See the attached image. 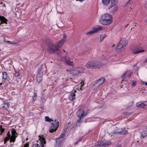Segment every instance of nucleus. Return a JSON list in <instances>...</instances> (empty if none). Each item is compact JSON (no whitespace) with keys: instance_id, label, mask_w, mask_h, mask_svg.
<instances>
[{"instance_id":"obj_5","label":"nucleus","mask_w":147,"mask_h":147,"mask_svg":"<svg viewBox=\"0 0 147 147\" xmlns=\"http://www.w3.org/2000/svg\"><path fill=\"white\" fill-rule=\"evenodd\" d=\"M59 122L57 121V120L55 119L54 122L51 124L52 125L49 131L50 132L53 133L55 131L59 126Z\"/></svg>"},{"instance_id":"obj_10","label":"nucleus","mask_w":147,"mask_h":147,"mask_svg":"<svg viewBox=\"0 0 147 147\" xmlns=\"http://www.w3.org/2000/svg\"><path fill=\"white\" fill-rule=\"evenodd\" d=\"M105 78H102L99 80H97L96 83V85L98 86L102 84L105 81Z\"/></svg>"},{"instance_id":"obj_14","label":"nucleus","mask_w":147,"mask_h":147,"mask_svg":"<svg viewBox=\"0 0 147 147\" xmlns=\"http://www.w3.org/2000/svg\"><path fill=\"white\" fill-rule=\"evenodd\" d=\"M76 92V90H74V92H72L71 93L70 96H69V99L70 100L72 101L75 98L76 96L75 93Z\"/></svg>"},{"instance_id":"obj_37","label":"nucleus","mask_w":147,"mask_h":147,"mask_svg":"<svg viewBox=\"0 0 147 147\" xmlns=\"http://www.w3.org/2000/svg\"><path fill=\"white\" fill-rule=\"evenodd\" d=\"M66 38V36L65 34H64L63 36V37L62 40H65Z\"/></svg>"},{"instance_id":"obj_12","label":"nucleus","mask_w":147,"mask_h":147,"mask_svg":"<svg viewBox=\"0 0 147 147\" xmlns=\"http://www.w3.org/2000/svg\"><path fill=\"white\" fill-rule=\"evenodd\" d=\"M39 140L41 142L42 147H44V145L46 144V141L45 139L43 137H41L40 136H39Z\"/></svg>"},{"instance_id":"obj_45","label":"nucleus","mask_w":147,"mask_h":147,"mask_svg":"<svg viewBox=\"0 0 147 147\" xmlns=\"http://www.w3.org/2000/svg\"><path fill=\"white\" fill-rule=\"evenodd\" d=\"M83 85H83H81V87H80V90H82V86Z\"/></svg>"},{"instance_id":"obj_8","label":"nucleus","mask_w":147,"mask_h":147,"mask_svg":"<svg viewBox=\"0 0 147 147\" xmlns=\"http://www.w3.org/2000/svg\"><path fill=\"white\" fill-rule=\"evenodd\" d=\"M111 143L110 141L103 142L100 144H98L96 146V147H106L109 146Z\"/></svg>"},{"instance_id":"obj_15","label":"nucleus","mask_w":147,"mask_h":147,"mask_svg":"<svg viewBox=\"0 0 147 147\" xmlns=\"http://www.w3.org/2000/svg\"><path fill=\"white\" fill-rule=\"evenodd\" d=\"M147 136V126L145 127L142 133V136L143 138H144Z\"/></svg>"},{"instance_id":"obj_38","label":"nucleus","mask_w":147,"mask_h":147,"mask_svg":"<svg viewBox=\"0 0 147 147\" xmlns=\"http://www.w3.org/2000/svg\"><path fill=\"white\" fill-rule=\"evenodd\" d=\"M7 137H8V138H10V137L11 136L10 134V132L9 131L8 132V133H7Z\"/></svg>"},{"instance_id":"obj_41","label":"nucleus","mask_w":147,"mask_h":147,"mask_svg":"<svg viewBox=\"0 0 147 147\" xmlns=\"http://www.w3.org/2000/svg\"><path fill=\"white\" fill-rule=\"evenodd\" d=\"M115 147H121V145L120 144L117 145Z\"/></svg>"},{"instance_id":"obj_47","label":"nucleus","mask_w":147,"mask_h":147,"mask_svg":"<svg viewBox=\"0 0 147 147\" xmlns=\"http://www.w3.org/2000/svg\"><path fill=\"white\" fill-rule=\"evenodd\" d=\"M5 82V81H4V80H3V81H2V82H3V83H4V82Z\"/></svg>"},{"instance_id":"obj_50","label":"nucleus","mask_w":147,"mask_h":147,"mask_svg":"<svg viewBox=\"0 0 147 147\" xmlns=\"http://www.w3.org/2000/svg\"><path fill=\"white\" fill-rule=\"evenodd\" d=\"M145 62H147V59H146V61H145Z\"/></svg>"},{"instance_id":"obj_24","label":"nucleus","mask_w":147,"mask_h":147,"mask_svg":"<svg viewBox=\"0 0 147 147\" xmlns=\"http://www.w3.org/2000/svg\"><path fill=\"white\" fill-rule=\"evenodd\" d=\"M66 62L67 64L69 65L72 66L74 65V63L72 61H70L69 60H66Z\"/></svg>"},{"instance_id":"obj_4","label":"nucleus","mask_w":147,"mask_h":147,"mask_svg":"<svg viewBox=\"0 0 147 147\" xmlns=\"http://www.w3.org/2000/svg\"><path fill=\"white\" fill-rule=\"evenodd\" d=\"M127 44V40L124 38L122 39L119 42L117 48L116 49V51L119 52L124 50L126 47Z\"/></svg>"},{"instance_id":"obj_13","label":"nucleus","mask_w":147,"mask_h":147,"mask_svg":"<svg viewBox=\"0 0 147 147\" xmlns=\"http://www.w3.org/2000/svg\"><path fill=\"white\" fill-rule=\"evenodd\" d=\"M147 105V101H145L141 103H137L136 105V107L140 108H143Z\"/></svg>"},{"instance_id":"obj_22","label":"nucleus","mask_w":147,"mask_h":147,"mask_svg":"<svg viewBox=\"0 0 147 147\" xmlns=\"http://www.w3.org/2000/svg\"><path fill=\"white\" fill-rule=\"evenodd\" d=\"M56 142V147H60L61 146V142H60L59 139H57Z\"/></svg>"},{"instance_id":"obj_39","label":"nucleus","mask_w":147,"mask_h":147,"mask_svg":"<svg viewBox=\"0 0 147 147\" xmlns=\"http://www.w3.org/2000/svg\"><path fill=\"white\" fill-rule=\"evenodd\" d=\"M10 138H8V137H6L4 139V140H5L7 142L8 140H9Z\"/></svg>"},{"instance_id":"obj_49","label":"nucleus","mask_w":147,"mask_h":147,"mask_svg":"<svg viewBox=\"0 0 147 147\" xmlns=\"http://www.w3.org/2000/svg\"><path fill=\"white\" fill-rule=\"evenodd\" d=\"M3 84V83L2 82L0 83V85H1Z\"/></svg>"},{"instance_id":"obj_19","label":"nucleus","mask_w":147,"mask_h":147,"mask_svg":"<svg viewBox=\"0 0 147 147\" xmlns=\"http://www.w3.org/2000/svg\"><path fill=\"white\" fill-rule=\"evenodd\" d=\"M118 7L117 6H114L112 8H110V9H111V11L114 13L118 9Z\"/></svg>"},{"instance_id":"obj_51","label":"nucleus","mask_w":147,"mask_h":147,"mask_svg":"<svg viewBox=\"0 0 147 147\" xmlns=\"http://www.w3.org/2000/svg\"><path fill=\"white\" fill-rule=\"evenodd\" d=\"M145 85H147V82H146V83H145Z\"/></svg>"},{"instance_id":"obj_54","label":"nucleus","mask_w":147,"mask_h":147,"mask_svg":"<svg viewBox=\"0 0 147 147\" xmlns=\"http://www.w3.org/2000/svg\"><path fill=\"white\" fill-rule=\"evenodd\" d=\"M68 128V127H67V128H66V131H67V129Z\"/></svg>"},{"instance_id":"obj_20","label":"nucleus","mask_w":147,"mask_h":147,"mask_svg":"<svg viewBox=\"0 0 147 147\" xmlns=\"http://www.w3.org/2000/svg\"><path fill=\"white\" fill-rule=\"evenodd\" d=\"M9 104L8 103H4L2 105V106L3 109H6L9 108Z\"/></svg>"},{"instance_id":"obj_25","label":"nucleus","mask_w":147,"mask_h":147,"mask_svg":"<svg viewBox=\"0 0 147 147\" xmlns=\"http://www.w3.org/2000/svg\"><path fill=\"white\" fill-rule=\"evenodd\" d=\"M65 133H63L61 134L59 137L57 139H60V142H62L63 139V138L65 137Z\"/></svg>"},{"instance_id":"obj_27","label":"nucleus","mask_w":147,"mask_h":147,"mask_svg":"<svg viewBox=\"0 0 147 147\" xmlns=\"http://www.w3.org/2000/svg\"><path fill=\"white\" fill-rule=\"evenodd\" d=\"M95 33V32L94 31L93 29L90 31L89 32L86 33V34L87 35H90L92 34H94Z\"/></svg>"},{"instance_id":"obj_7","label":"nucleus","mask_w":147,"mask_h":147,"mask_svg":"<svg viewBox=\"0 0 147 147\" xmlns=\"http://www.w3.org/2000/svg\"><path fill=\"white\" fill-rule=\"evenodd\" d=\"M87 114L86 113H85L84 111H82L78 115V116L79 117V119L77 120V122L78 123H80L82 121L83 119L82 118L84 116Z\"/></svg>"},{"instance_id":"obj_52","label":"nucleus","mask_w":147,"mask_h":147,"mask_svg":"<svg viewBox=\"0 0 147 147\" xmlns=\"http://www.w3.org/2000/svg\"><path fill=\"white\" fill-rule=\"evenodd\" d=\"M3 6L4 7H5V4H4V5H3Z\"/></svg>"},{"instance_id":"obj_56","label":"nucleus","mask_w":147,"mask_h":147,"mask_svg":"<svg viewBox=\"0 0 147 147\" xmlns=\"http://www.w3.org/2000/svg\"><path fill=\"white\" fill-rule=\"evenodd\" d=\"M63 51H64V52H65V51H64V50H63Z\"/></svg>"},{"instance_id":"obj_34","label":"nucleus","mask_w":147,"mask_h":147,"mask_svg":"<svg viewBox=\"0 0 147 147\" xmlns=\"http://www.w3.org/2000/svg\"><path fill=\"white\" fill-rule=\"evenodd\" d=\"M20 75V74L19 72H16L15 74V76L16 77H18Z\"/></svg>"},{"instance_id":"obj_21","label":"nucleus","mask_w":147,"mask_h":147,"mask_svg":"<svg viewBox=\"0 0 147 147\" xmlns=\"http://www.w3.org/2000/svg\"><path fill=\"white\" fill-rule=\"evenodd\" d=\"M111 0H102V4L104 5H108Z\"/></svg>"},{"instance_id":"obj_6","label":"nucleus","mask_w":147,"mask_h":147,"mask_svg":"<svg viewBox=\"0 0 147 147\" xmlns=\"http://www.w3.org/2000/svg\"><path fill=\"white\" fill-rule=\"evenodd\" d=\"M128 129L125 128L123 129H119L118 131H116L114 133L115 134H124L127 133V129Z\"/></svg>"},{"instance_id":"obj_31","label":"nucleus","mask_w":147,"mask_h":147,"mask_svg":"<svg viewBox=\"0 0 147 147\" xmlns=\"http://www.w3.org/2000/svg\"><path fill=\"white\" fill-rule=\"evenodd\" d=\"M37 97V94H36V93L35 92L34 93V95L33 97V100H35L36 99Z\"/></svg>"},{"instance_id":"obj_29","label":"nucleus","mask_w":147,"mask_h":147,"mask_svg":"<svg viewBox=\"0 0 147 147\" xmlns=\"http://www.w3.org/2000/svg\"><path fill=\"white\" fill-rule=\"evenodd\" d=\"M107 35L106 34H102L100 35V39L101 40H102L104 39L106 37Z\"/></svg>"},{"instance_id":"obj_42","label":"nucleus","mask_w":147,"mask_h":147,"mask_svg":"<svg viewBox=\"0 0 147 147\" xmlns=\"http://www.w3.org/2000/svg\"><path fill=\"white\" fill-rule=\"evenodd\" d=\"M133 73L132 72H131L128 75V77L129 78H130L131 76V75Z\"/></svg>"},{"instance_id":"obj_55","label":"nucleus","mask_w":147,"mask_h":147,"mask_svg":"<svg viewBox=\"0 0 147 147\" xmlns=\"http://www.w3.org/2000/svg\"><path fill=\"white\" fill-rule=\"evenodd\" d=\"M2 133H1H1L0 134V135H1V134Z\"/></svg>"},{"instance_id":"obj_30","label":"nucleus","mask_w":147,"mask_h":147,"mask_svg":"<svg viewBox=\"0 0 147 147\" xmlns=\"http://www.w3.org/2000/svg\"><path fill=\"white\" fill-rule=\"evenodd\" d=\"M127 74V72H125L121 76V78L122 79V81H123V79H124L125 78L126 75Z\"/></svg>"},{"instance_id":"obj_2","label":"nucleus","mask_w":147,"mask_h":147,"mask_svg":"<svg viewBox=\"0 0 147 147\" xmlns=\"http://www.w3.org/2000/svg\"><path fill=\"white\" fill-rule=\"evenodd\" d=\"M112 16L108 13L102 15L100 19L101 24L104 25H108L113 22Z\"/></svg>"},{"instance_id":"obj_46","label":"nucleus","mask_w":147,"mask_h":147,"mask_svg":"<svg viewBox=\"0 0 147 147\" xmlns=\"http://www.w3.org/2000/svg\"><path fill=\"white\" fill-rule=\"evenodd\" d=\"M83 0H76V1H79L81 2L83 1Z\"/></svg>"},{"instance_id":"obj_16","label":"nucleus","mask_w":147,"mask_h":147,"mask_svg":"<svg viewBox=\"0 0 147 147\" xmlns=\"http://www.w3.org/2000/svg\"><path fill=\"white\" fill-rule=\"evenodd\" d=\"M0 20L2 22L0 24V25L2 23H4L6 24H7V20L5 19V18L3 16H0Z\"/></svg>"},{"instance_id":"obj_43","label":"nucleus","mask_w":147,"mask_h":147,"mask_svg":"<svg viewBox=\"0 0 147 147\" xmlns=\"http://www.w3.org/2000/svg\"><path fill=\"white\" fill-rule=\"evenodd\" d=\"M5 129H1L0 131L1 133H3L4 132Z\"/></svg>"},{"instance_id":"obj_9","label":"nucleus","mask_w":147,"mask_h":147,"mask_svg":"<svg viewBox=\"0 0 147 147\" xmlns=\"http://www.w3.org/2000/svg\"><path fill=\"white\" fill-rule=\"evenodd\" d=\"M39 69V70H38V72L36 77V81L38 83H39L42 80V77L41 76H39L40 74H42V67H41V68Z\"/></svg>"},{"instance_id":"obj_3","label":"nucleus","mask_w":147,"mask_h":147,"mask_svg":"<svg viewBox=\"0 0 147 147\" xmlns=\"http://www.w3.org/2000/svg\"><path fill=\"white\" fill-rule=\"evenodd\" d=\"M103 65V64L99 61H90L87 63L86 66L90 69H97L100 68Z\"/></svg>"},{"instance_id":"obj_23","label":"nucleus","mask_w":147,"mask_h":147,"mask_svg":"<svg viewBox=\"0 0 147 147\" xmlns=\"http://www.w3.org/2000/svg\"><path fill=\"white\" fill-rule=\"evenodd\" d=\"M102 27H100V26H99L98 27L95 28L93 30H94V31L95 32V33H96L99 30H102Z\"/></svg>"},{"instance_id":"obj_32","label":"nucleus","mask_w":147,"mask_h":147,"mask_svg":"<svg viewBox=\"0 0 147 147\" xmlns=\"http://www.w3.org/2000/svg\"><path fill=\"white\" fill-rule=\"evenodd\" d=\"M12 135L14 136L16 134V132L15 130L14 129L11 131Z\"/></svg>"},{"instance_id":"obj_11","label":"nucleus","mask_w":147,"mask_h":147,"mask_svg":"<svg viewBox=\"0 0 147 147\" xmlns=\"http://www.w3.org/2000/svg\"><path fill=\"white\" fill-rule=\"evenodd\" d=\"M144 50H143L139 49L137 47H134L133 48L132 50V52L133 53L136 54L138 53L141 52H143L144 51Z\"/></svg>"},{"instance_id":"obj_26","label":"nucleus","mask_w":147,"mask_h":147,"mask_svg":"<svg viewBox=\"0 0 147 147\" xmlns=\"http://www.w3.org/2000/svg\"><path fill=\"white\" fill-rule=\"evenodd\" d=\"M3 79L4 80H6L7 78V73L5 72H3Z\"/></svg>"},{"instance_id":"obj_18","label":"nucleus","mask_w":147,"mask_h":147,"mask_svg":"<svg viewBox=\"0 0 147 147\" xmlns=\"http://www.w3.org/2000/svg\"><path fill=\"white\" fill-rule=\"evenodd\" d=\"M17 137V136H16L15 135L12 136H11L10 138V142H14L15 141L16 138V137Z\"/></svg>"},{"instance_id":"obj_36","label":"nucleus","mask_w":147,"mask_h":147,"mask_svg":"<svg viewBox=\"0 0 147 147\" xmlns=\"http://www.w3.org/2000/svg\"><path fill=\"white\" fill-rule=\"evenodd\" d=\"M4 42H7V43H9V44H13V43H13V42H11V41H6L5 39H4Z\"/></svg>"},{"instance_id":"obj_57","label":"nucleus","mask_w":147,"mask_h":147,"mask_svg":"<svg viewBox=\"0 0 147 147\" xmlns=\"http://www.w3.org/2000/svg\"><path fill=\"white\" fill-rule=\"evenodd\" d=\"M129 1H128V3H129Z\"/></svg>"},{"instance_id":"obj_40","label":"nucleus","mask_w":147,"mask_h":147,"mask_svg":"<svg viewBox=\"0 0 147 147\" xmlns=\"http://www.w3.org/2000/svg\"><path fill=\"white\" fill-rule=\"evenodd\" d=\"M24 147H29V144L28 143H26L25 144L24 146Z\"/></svg>"},{"instance_id":"obj_1","label":"nucleus","mask_w":147,"mask_h":147,"mask_svg":"<svg viewBox=\"0 0 147 147\" xmlns=\"http://www.w3.org/2000/svg\"><path fill=\"white\" fill-rule=\"evenodd\" d=\"M45 42L48 46L47 51L51 54L56 51H59V49L63 45L64 43V41L61 40L59 41L57 45H55L50 39L47 38L45 39Z\"/></svg>"},{"instance_id":"obj_35","label":"nucleus","mask_w":147,"mask_h":147,"mask_svg":"<svg viewBox=\"0 0 147 147\" xmlns=\"http://www.w3.org/2000/svg\"><path fill=\"white\" fill-rule=\"evenodd\" d=\"M33 147H40V146L38 144H36L34 145Z\"/></svg>"},{"instance_id":"obj_33","label":"nucleus","mask_w":147,"mask_h":147,"mask_svg":"<svg viewBox=\"0 0 147 147\" xmlns=\"http://www.w3.org/2000/svg\"><path fill=\"white\" fill-rule=\"evenodd\" d=\"M132 86L134 87L136 85V82L135 81H132Z\"/></svg>"},{"instance_id":"obj_44","label":"nucleus","mask_w":147,"mask_h":147,"mask_svg":"<svg viewBox=\"0 0 147 147\" xmlns=\"http://www.w3.org/2000/svg\"><path fill=\"white\" fill-rule=\"evenodd\" d=\"M79 142H80V140H78V141H77V142L75 143V145H76L77 143Z\"/></svg>"},{"instance_id":"obj_28","label":"nucleus","mask_w":147,"mask_h":147,"mask_svg":"<svg viewBox=\"0 0 147 147\" xmlns=\"http://www.w3.org/2000/svg\"><path fill=\"white\" fill-rule=\"evenodd\" d=\"M45 121L48 122L53 121V120L51 119H50L49 117L46 116L45 117Z\"/></svg>"},{"instance_id":"obj_53","label":"nucleus","mask_w":147,"mask_h":147,"mask_svg":"<svg viewBox=\"0 0 147 147\" xmlns=\"http://www.w3.org/2000/svg\"><path fill=\"white\" fill-rule=\"evenodd\" d=\"M3 3V2H1V4H2Z\"/></svg>"},{"instance_id":"obj_48","label":"nucleus","mask_w":147,"mask_h":147,"mask_svg":"<svg viewBox=\"0 0 147 147\" xmlns=\"http://www.w3.org/2000/svg\"><path fill=\"white\" fill-rule=\"evenodd\" d=\"M7 141H6L5 140H4V144H5L6 143Z\"/></svg>"},{"instance_id":"obj_17","label":"nucleus","mask_w":147,"mask_h":147,"mask_svg":"<svg viewBox=\"0 0 147 147\" xmlns=\"http://www.w3.org/2000/svg\"><path fill=\"white\" fill-rule=\"evenodd\" d=\"M111 5L110 7V8H112L114 6H116L115 5L117 3V0H111Z\"/></svg>"}]
</instances>
